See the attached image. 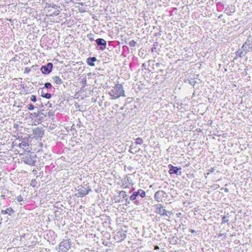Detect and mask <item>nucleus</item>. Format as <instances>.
Instances as JSON below:
<instances>
[{
  "label": "nucleus",
  "mask_w": 252,
  "mask_h": 252,
  "mask_svg": "<svg viewBox=\"0 0 252 252\" xmlns=\"http://www.w3.org/2000/svg\"><path fill=\"white\" fill-rule=\"evenodd\" d=\"M15 151L19 155L30 153L32 150L31 145L30 144V139L28 137H25L19 140V143L13 146Z\"/></svg>",
  "instance_id": "1"
},
{
  "label": "nucleus",
  "mask_w": 252,
  "mask_h": 252,
  "mask_svg": "<svg viewBox=\"0 0 252 252\" xmlns=\"http://www.w3.org/2000/svg\"><path fill=\"white\" fill-rule=\"evenodd\" d=\"M111 99H116L125 96V91L122 84L118 80H111Z\"/></svg>",
  "instance_id": "2"
},
{
  "label": "nucleus",
  "mask_w": 252,
  "mask_h": 252,
  "mask_svg": "<svg viewBox=\"0 0 252 252\" xmlns=\"http://www.w3.org/2000/svg\"><path fill=\"white\" fill-rule=\"evenodd\" d=\"M22 161L31 166L34 165L36 162V156L33 152L26 153L20 155Z\"/></svg>",
  "instance_id": "3"
},
{
  "label": "nucleus",
  "mask_w": 252,
  "mask_h": 252,
  "mask_svg": "<svg viewBox=\"0 0 252 252\" xmlns=\"http://www.w3.org/2000/svg\"><path fill=\"white\" fill-rule=\"evenodd\" d=\"M126 230L119 228L113 232L114 239L117 242H120L126 237Z\"/></svg>",
  "instance_id": "4"
},
{
  "label": "nucleus",
  "mask_w": 252,
  "mask_h": 252,
  "mask_svg": "<svg viewBox=\"0 0 252 252\" xmlns=\"http://www.w3.org/2000/svg\"><path fill=\"white\" fill-rule=\"evenodd\" d=\"M168 195L167 193L162 190H159L156 191L154 196V199L158 202L165 201Z\"/></svg>",
  "instance_id": "5"
},
{
  "label": "nucleus",
  "mask_w": 252,
  "mask_h": 252,
  "mask_svg": "<svg viewBox=\"0 0 252 252\" xmlns=\"http://www.w3.org/2000/svg\"><path fill=\"white\" fill-rule=\"evenodd\" d=\"M155 212L160 214L162 216H167L169 218H170V216L172 214L171 212L163 209V206L161 204L157 205Z\"/></svg>",
  "instance_id": "6"
},
{
  "label": "nucleus",
  "mask_w": 252,
  "mask_h": 252,
  "mask_svg": "<svg viewBox=\"0 0 252 252\" xmlns=\"http://www.w3.org/2000/svg\"><path fill=\"white\" fill-rule=\"evenodd\" d=\"M168 168L169 169L168 173L171 175L173 174H176V175H181V167L174 166L172 164H169L168 165Z\"/></svg>",
  "instance_id": "7"
},
{
  "label": "nucleus",
  "mask_w": 252,
  "mask_h": 252,
  "mask_svg": "<svg viewBox=\"0 0 252 252\" xmlns=\"http://www.w3.org/2000/svg\"><path fill=\"white\" fill-rule=\"evenodd\" d=\"M244 52H247L249 50L252 51V35H249L245 42L242 46Z\"/></svg>",
  "instance_id": "8"
},
{
  "label": "nucleus",
  "mask_w": 252,
  "mask_h": 252,
  "mask_svg": "<svg viewBox=\"0 0 252 252\" xmlns=\"http://www.w3.org/2000/svg\"><path fill=\"white\" fill-rule=\"evenodd\" d=\"M120 43L118 40H111V51L119 54L120 52Z\"/></svg>",
  "instance_id": "9"
},
{
  "label": "nucleus",
  "mask_w": 252,
  "mask_h": 252,
  "mask_svg": "<svg viewBox=\"0 0 252 252\" xmlns=\"http://www.w3.org/2000/svg\"><path fill=\"white\" fill-rule=\"evenodd\" d=\"M53 67L52 63H49L46 65L42 66L40 70L43 74L47 75L52 71Z\"/></svg>",
  "instance_id": "10"
},
{
  "label": "nucleus",
  "mask_w": 252,
  "mask_h": 252,
  "mask_svg": "<svg viewBox=\"0 0 252 252\" xmlns=\"http://www.w3.org/2000/svg\"><path fill=\"white\" fill-rule=\"evenodd\" d=\"M89 190L85 187H78L77 192L75 195L78 197H83L88 194Z\"/></svg>",
  "instance_id": "11"
},
{
  "label": "nucleus",
  "mask_w": 252,
  "mask_h": 252,
  "mask_svg": "<svg viewBox=\"0 0 252 252\" xmlns=\"http://www.w3.org/2000/svg\"><path fill=\"white\" fill-rule=\"evenodd\" d=\"M111 175H113L114 177V183L120 185L123 184L121 177L118 172L113 170L111 171Z\"/></svg>",
  "instance_id": "12"
},
{
  "label": "nucleus",
  "mask_w": 252,
  "mask_h": 252,
  "mask_svg": "<svg viewBox=\"0 0 252 252\" xmlns=\"http://www.w3.org/2000/svg\"><path fill=\"white\" fill-rule=\"evenodd\" d=\"M121 70V67L118 64H115L114 66L113 67L112 71L113 72L114 76L113 78H111V80H119L120 77L118 76L117 73Z\"/></svg>",
  "instance_id": "13"
},
{
  "label": "nucleus",
  "mask_w": 252,
  "mask_h": 252,
  "mask_svg": "<svg viewBox=\"0 0 252 252\" xmlns=\"http://www.w3.org/2000/svg\"><path fill=\"white\" fill-rule=\"evenodd\" d=\"M129 200L134 201V203L137 205L140 204V199L136 195V193L135 191L132 192V194L129 197Z\"/></svg>",
  "instance_id": "14"
},
{
  "label": "nucleus",
  "mask_w": 252,
  "mask_h": 252,
  "mask_svg": "<svg viewBox=\"0 0 252 252\" xmlns=\"http://www.w3.org/2000/svg\"><path fill=\"white\" fill-rule=\"evenodd\" d=\"M119 194L122 196V199L123 201H125V204L126 205H128L130 203V200L129 198L127 197L128 195L126 194V192L125 191H120Z\"/></svg>",
  "instance_id": "15"
},
{
  "label": "nucleus",
  "mask_w": 252,
  "mask_h": 252,
  "mask_svg": "<svg viewBox=\"0 0 252 252\" xmlns=\"http://www.w3.org/2000/svg\"><path fill=\"white\" fill-rule=\"evenodd\" d=\"M96 44L100 46V49L103 50L106 47V41L102 38H98L96 40Z\"/></svg>",
  "instance_id": "16"
},
{
  "label": "nucleus",
  "mask_w": 252,
  "mask_h": 252,
  "mask_svg": "<svg viewBox=\"0 0 252 252\" xmlns=\"http://www.w3.org/2000/svg\"><path fill=\"white\" fill-rule=\"evenodd\" d=\"M235 11V7L234 6H231L230 7L229 6H227L224 10V13L227 14L229 16L232 15L233 13H234Z\"/></svg>",
  "instance_id": "17"
},
{
  "label": "nucleus",
  "mask_w": 252,
  "mask_h": 252,
  "mask_svg": "<svg viewBox=\"0 0 252 252\" xmlns=\"http://www.w3.org/2000/svg\"><path fill=\"white\" fill-rule=\"evenodd\" d=\"M1 213L3 215L8 214L9 216L13 215L14 213V210L11 207L6 208L5 210H2Z\"/></svg>",
  "instance_id": "18"
},
{
  "label": "nucleus",
  "mask_w": 252,
  "mask_h": 252,
  "mask_svg": "<svg viewBox=\"0 0 252 252\" xmlns=\"http://www.w3.org/2000/svg\"><path fill=\"white\" fill-rule=\"evenodd\" d=\"M119 28H117L116 26L115 27H112L111 29V39H113L118 34L119 32Z\"/></svg>",
  "instance_id": "19"
},
{
  "label": "nucleus",
  "mask_w": 252,
  "mask_h": 252,
  "mask_svg": "<svg viewBox=\"0 0 252 252\" xmlns=\"http://www.w3.org/2000/svg\"><path fill=\"white\" fill-rule=\"evenodd\" d=\"M136 193V195L138 196L140 200L145 197L146 196V192L144 190H143L142 189H139L136 191H135Z\"/></svg>",
  "instance_id": "20"
},
{
  "label": "nucleus",
  "mask_w": 252,
  "mask_h": 252,
  "mask_svg": "<svg viewBox=\"0 0 252 252\" xmlns=\"http://www.w3.org/2000/svg\"><path fill=\"white\" fill-rule=\"evenodd\" d=\"M111 201H114V202H123V200L122 199V196L119 194V192L117 195H114L113 198H111Z\"/></svg>",
  "instance_id": "21"
},
{
  "label": "nucleus",
  "mask_w": 252,
  "mask_h": 252,
  "mask_svg": "<svg viewBox=\"0 0 252 252\" xmlns=\"http://www.w3.org/2000/svg\"><path fill=\"white\" fill-rule=\"evenodd\" d=\"M54 83L57 85H61L63 83V81L60 77L58 76H55L52 77Z\"/></svg>",
  "instance_id": "22"
},
{
  "label": "nucleus",
  "mask_w": 252,
  "mask_h": 252,
  "mask_svg": "<svg viewBox=\"0 0 252 252\" xmlns=\"http://www.w3.org/2000/svg\"><path fill=\"white\" fill-rule=\"evenodd\" d=\"M96 61L95 57L89 58L87 60V63L90 66H94V62Z\"/></svg>",
  "instance_id": "23"
},
{
  "label": "nucleus",
  "mask_w": 252,
  "mask_h": 252,
  "mask_svg": "<svg viewBox=\"0 0 252 252\" xmlns=\"http://www.w3.org/2000/svg\"><path fill=\"white\" fill-rule=\"evenodd\" d=\"M140 148H137L136 145L132 143L130 147L129 152L131 153H136L139 152Z\"/></svg>",
  "instance_id": "24"
},
{
  "label": "nucleus",
  "mask_w": 252,
  "mask_h": 252,
  "mask_svg": "<svg viewBox=\"0 0 252 252\" xmlns=\"http://www.w3.org/2000/svg\"><path fill=\"white\" fill-rule=\"evenodd\" d=\"M185 82L191 85H192L193 87H194V86L195 84L196 83V81L194 80V79L190 78V79H185L184 81Z\"/></svg>",
  "instance_id": "25"
},
{
  "label": "nucleus",
  "mask_w": 252,
  "mask_h": 252,
  "mask_svg": "<svg viewBox=\"0 0 252 252\" xmlns=\"http://www.w3.org/2000/svg\"><path fill=\"white\" fill-rule=\"evenodd\" d=\"M124 222L123 218H117L116 219V223L118 226L120 228H122V224Z\"/></svg>",
  "instance_id": "26"
},
{
  "label": "nucleus",
  "mask_w": 252,
  "mask_h": 252,
  "mask_svg": "<svg viewBox=\"0 0 252 252\" xmlns=\"http://www.w3.org/2000/svg\"><path fill=\"white\" fill-rule=\"evenodd\" d=\"M244 50L242 49H239L238 51H237L235 53L236 56L237 57L242 58L244 56V54L243 53Z\"/></svg>",
  "instance_id": "27"
},
{
  "label": "nucleus",
  "mask_w": 252,
  "mask_h": 252,
  "mask_svg": "<svg viewBox=\"0 0 252 252\" xmlns=\"http://www.w3.org/2000/svg\"><path fill=\"white\" fill-rule=\"evenodd\" d=\"M135 142L133 143L135 145H141L143 143V139L140 137H138L135 140Z\"/></svg>",
  "instance_id": "28"
},
{
  "label": "nucleus",
  "mask_w": 252,
  "mask_h": 252,
  "mask_svg": "<svg viewBox=\"0 0 252 252\" xmlns=\"http://www.w3.org/2000/svg\"><path fill=\"white\" fill-rule=\"evenodd\" d=\"M41 96L43 97H44V98H47V99H50L52 95L49 93H45L43 92H42V93H41Z\"/></svg>",
  "instance_id": "29"
},
{
  "label": "nucleus",
  "mask_w": 252,
  "mask_h": 252,
  "mask_svg": "<svg viewBox=\"0 0 252 252\" xmlns=\"http://www.w3.org/2000/svg\"><path fill=\"white\" fill-rule=\"evenodd\" d=\"M229 216H228V214H227V215L224 216L222 218V223H227L229 221V220L228 218H229Z\"/></svg>",
  "instance_id": "30"
},
{
  "label": "nucleus",
  "mask_w": 252,
  "mask_h": 252,
  "mask_svg": "<svg viewBox=\"0 0 252 252\" xmlns=\"http://www.w3.org/2000/svg\"><path fill=\"white\" fill-rule=\"evenodd\" d=\"M38 184L35 179H32L31 183V186L33 188L37 187Z\"/></svg>",
  "instance_id": "31"
},
{
  "label": "nucleus",
  "mask_w": 252,
  "mask_h": 252,
  "mask_svg": "<svg viewBox=\"0 0 252 252\" xmlns=\"http://www.w3.org/2000/svg\"><path fill=\"white\" fill-rule=\"evenodd\" d=\"M153 65L156 68H159V69L162 67H164L165 66L164 64L159 63H157L155 64H154Z\"/></svg>",
  "instance_id": "32"
},
{
  "label": "nucleus",
  "mask_w": 252,
  "mask_h": 252,
  "mask_svg": "<svg viewBox=\"0 0 252 252\" xmlns=\"http://www.w3.org/2000/svg\"><path fill=\"white\" fill-rule=\"evenodd\" d=\"M136 42L134 40H131L129 41V42L128 43V45L130 47H134L136 45Z\"/></svg>",
  "instance_id": "33"
},
{
  "label": "nucleus",
  "mask_w": 252,
  "mask_h": 252,
  "mask_svg": "<svg viewBox=\"0 0 252 252\" xmlns=\"http://www.w3.org/2000/svg\"><path fill=\"white\" fill-rule=\"evenodd\" d=\"M169 239H171V240L172 241L173 243L174 244H176L178 243V242H177L178 238L177 236H173V237H172L171 238H169Z\"/></svg>",
  "instance_id": "34"
},
{
  "label": "nucleus",
  "mask_w": 252,
  "mask_h": 252,
  "mask_svg": "<svg viewBox=\"0 0 252 252\" xmlns=\"http://www.w3.org/2000/svg\"><path fill=\"white\" fill-rule=\"evenodd\" d=\"M44 87L46 89H51L52 88V85L50 83H46Z\"/></svg>",
  "instance_id": "35"
},
{
  "label": "nucleus",
  "mask_w": 252,
  "mask_h": 252,
  "mask_svg": "<svg viewBox=\"0 0 252 252\" xmlns=\"http://www.w3.org/2000/svg\"><path fill=\"white\" fill-rule=\"evenodd\" d=\"M31 100L34 102H36L37 100L36 96L32 95L31 97Z\"/></svg>",
  "instance_id": "36"
},
{
  "label": "nucleus",
  "mask_w": 252,
  "mask_h": 252,
  "mask_svg": "<svg viewBox=\"0 0 252 252\" xmlns=\"http://www.w3.org/2000/svg\"><path fill=\"white\" fill-rule=\"evenodd\" d=\"M28 109L29 110H33L34 109V106L32 104L28 105Z\"/></svg>",
  "instance_id": "37"
},
{
  "label": "nucleus",
  "mask_w": 252,
  "mask_h": 252,
  "mask_svg": "<svg viewBox=\"0 0 252 252\" xmlns=\"http://www.w3.org/2000/svg\"><path fill=\"white\" fill-rule=\"evenodd\" d=\"M113 9L114 10V11H113L112 9H111V15L114 14V15L113 16L114 17H117L116 13V10H115L114 8H113Z\"/></svg>",
  "instance_id": "38"
},
{
  "label": "nucleus",
  "mask_w": 252,
  "mask_h": 252,
  "mask_svg": "<svg viewBox=\"0 0 252 252\" xmlns=\"http://www.w3.org/2000/svg\"><path fill=\"white\" fill-rule=\"evenodd\" d=\"M215 170H216L215 167H213L211 168L210 169H209L208 171L209 172V173H212L214 172Z\"/></svg>",
  "instance_id": "39"
},
{
  "label": "nucleus",
  "mask_w": 252,
  "mask_h": 252,
  "mask_svg": "<svg viewBox=\"0 0 252 252\" xmlns=\"http://www.w3.org/2000/svg\"><path fill=\"white\" fill-rule=\"evenodd\" d=\"M31 71V69L29 67H26L24 70V73H28Z\"/></svg>",
  "instance_id": "40"
},
{
  "label": "nucleus",
  "mask_w": 252,
  "mask_h": 252,
  "mask_svg": "<svg viewBox=\"0 0 252 252\" xmlns=\"http://www.w3.org/2000/svg\"><path fill=\"white\" fill-rule=\"evenodd\" d=\"M220 190H224V191H225V192H229V189H228V188H221L220 189Z\"/></svg>",
  "instance_id": "41"
},
{
  "label": "nucleus",
  "mask_w": 252,
  "mask_h": 252,
  "mask_svg": "<svg viewBox=\"0 0 252 252\" xmlns=\"http://www.w3.org/2000/svg\"><path fill=\"white\" fill-rule=\"evenodd\" d=\"M17 200L18 202H21L23 200V197L21 196V195H19V196H18Z\"/></svg>",
  "instance_id": "42"
},
{
  "label": "nucleus",
  "mask_w": 252,
  "mask_h": 252,
  "mask_svg": "<svg viewBox=\"0 0 252 252\" xmlns=\"http://www.w3.org/2000/svg\"><path fill=\"white\" fill-rule=\"evenodd\" d=\"M164 67H162V68H160L159 69V70L157 71V72L158 73L159 72V73H163V72H164Z\"/></svg>",
  "instance_id": "43"
},
{
  "label": "nucleus",
  "mask_w": 252,
  "mask_h": 252,
  "mask_svg": "<svg viewBox=\"0 0 252 252\" xmlns=\"http://www.w3.org/2000/svg\"><path fill=\"white\" fill-rule=\"evenodd\" d=\"M146 64L145 63H143L142 64V67H143L144 69H146Z\"/></svg>",
  "instance_id": "44"
},
{
  "label": "nucleus",
  "mask_w": 252,
  "mask_h": 252,
  "mask_svg": "<svg viewBox=\"0 0 252 252\" xmlns=\"http://www.w3.org/2000/svg\"><path fill=\"white\" fill-rule=\"evenodd\" d=\"M133 99L132 98H127L126 101L127 102H131V99Z\"/></svg>",
  "instance_id": "45"
},
{
  "label": "nucleus",
  "mask_w": 252,
  "mask_h": 252,
  "mask_svg": "<svg viewBox=\"0 0 252 252\" xmlns=\"http://www.w3.org/2000/svg\"><path fill=\"white\" fill-rule=\"evenodd\" d=\"M189 232L191 233H193L195 232V230L193 229H189Z\"/></svg>",
  "instance_id": "46"
},
{
  "label": "nucleus",
  "mask_w": 252,
  "mask_h": 252,
  "mask_svg": "<svg viewBox=\"0 0 252 252\" xmlns=\"http://www.w3.org/2000/svg\"><path fill=\"white\" fill-rule=\"evenodd\" d=\"M221 5L220 2H219L217 3V5Z\"/></svg>",
  "instance_id": "47"
},
{
  "label": "nucleus",
  "mask_w": 252,
  "mask_h": 252,
  "mask_svg": "<svg viewBox=\"0 0 252 252\" xmlns=\"http://www.w3.org/2000/svg\"><path fill=\"white\" fill-rule=\"evenodd\" d=\"M116 10H118V9H116ZM116 12H117V13H116V15H117L118 13V11H116Z\"/></svg>",
  "instance_id": "48"
},
{
  "label": "nucleus",
  "mask_w": 252,
  "mask_h": 252,
  "mask_svg": "<svg viewBox=\"0 0 252 252\" xmlns=\"http://www.w3.org/2000/svg\"><path fill=\"white\" fill-rule=\"evenodd\" d=\"M152 51H154L153 48L152 49Z\"/></svg>",
  "instance_id": "49"
},
{
  "label": "nucleus",
  "mask_w": 252,
  "mask_h": 252,
  "mask_svg": "<svg viewBox=\"0 0 252 252\" xmlns=\"http://www.w3.org/2000/svg\"><path fill=\"white\" fill-rule=\"evenodd\" d=\"M113 6H114V5H111V8H112Z\"/></svg>",
  "instance_id": "50"
},
{
  "label": "nucleus",
  "mask_w": 252,
  "mask_h": 252,
  "mask_svg": "<svg viewBox=\"0 0 252 252\" xmlns=\"http://www.w3.org/2000/svg\"><path fill=\"white\" fill-rule=\"evenodd\" d=\"M111 252H115V251H114L113 250L112 251H111Z\"/></svg>",
  "instance_id": "51"
}]
</instances>
